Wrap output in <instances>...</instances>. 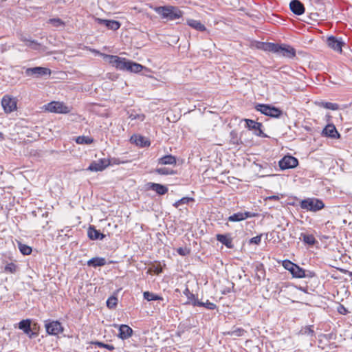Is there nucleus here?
I'll return each mask as SVG.
<instances>
[{
    "mask_svg": "<svg viewBox=\"0 0 352 352\" xmlns=\"http://www.w3.org/2000/svg\"><path fill=\"white\" fill-rule=\"evenodd\" d=\"M267 199L278 200L279 197H278V196H276V195H272V196H270V197H267Z\"/></svg>",
    "mask_w": 352,
    "mask_h": 352,
    "instance_id": "8fccbe9b",
    "label": "nucleus"
},
{
    "mask_svg": "<svg viewBox=\"0 0 352 352\" xmlns=\"http://www.w3.org/2000/svg\"><path fill=\"white\" fill-rule=\"evenodd\" d=\"M316 104L320 107H324L325 109H331V110L339 109V105L336 103L321 101V102H317Z\"/></svg>",
    "mask_w": 352,
    "mask_h": 352,
    "instance_id": "c756f323",
    "label": "nucleus"
},
{
    "mask_svg": "<svg viewBox=\"0 0 352 352\" xmlns=\"http://www.w3.org/2000/svg\"><path fill=\"white\" fill-rule=\"evenodd\" d=\"M187 24L191 28L195 29L196 30L204 32L206 30L205 25L202 24L199 21L195 19H188Z\"/></svg>",
    "mask_w": 352,
    "mask_h": 352,
    "instance_id": "a878e982",
    "label": "nucleus"
},
{
    "mask_svg": "<svg viewBox=\"0 0 352 352\" xmlns=\"http://www.w3.org/2000/svg\"><path fill=\"white\" fill-rule=\"evenodd\" d=\"M133 334V329L126 324L119 326L118 337L122 340H126L130 338Z\"/></svg>",
    "mask_w": 352,
    "mask_h": 352,
    "instance_id": "a211bd4d",
    "label": "nucleus"
},
{
    "mask_svg": "<svg viewBox=\"0 0 352 352\" xmlns=\"http://www.w3.org/2000/svg\"><path fill=\"white\" fill-rule=\"evenodd\" d=\"M94 344L96 345H98L100 347H104L110 351H112L115 348L113 345H109V344H104L102 342H94Z\"/></svg>",
    "mask_w": 352,
    "mask_h": 352,
    "instance_id": "c03bdc74",
    "label": "nucleus"
},
{
    "mask_svg": "<svg viewBox=\"0 0 352 352\" xmlns=\"http://www.w3.org/2000/svg\"><path fill=\"white\" fill-rule=\"evenodd\" d=\"M184 294L185 296H186V297L190 300V299H192V298H195V296L192 293H191L190 292V290L188 289V288H186L185 290L184 291Z\"/></svg>",
    "mask_w": 352,
    "mask_h": 352,
    "instance_id": "49530a36",
    "label": "nucleus"
},
{
    "mask_svg": "<svg viewBox=\"0 0 352 352\" xmlns=\"http://www.w3.org/2000/svg\"><path fill=\"white\" fill-rule=\"evenodd\" d=\"M177 252L180 254V255H182V256H184L186 255V250L185 249H183L182 248H179L177 250Z\"/></svg>",
    "mask_w": 352,
    "mask_h": 352,
    "instance_id": "09e8293b",
    "label": "nucleus"
},
{
    "mask_svg": "<svg viewBox=\"0 0 352 352\" xmlns=\"http://www.w3.org/2000/svg\"><path fill=\"white\" fill-rule=\"evenodd\" d=\"M111 164L110 160L109 159H100L98 161H94L88 167L87 170L90 171H102L107 166Z\"/></svg>",
    "mask_w": 352,
    "mask_h": 352,
    "instance_id": "9b49d317",
    "label": "nucleus"
},
{
    "mask_svg": "<svg viewBox=\"0 0 352 352\" xmlns=\"http://www.w3.org/2000/svg\"><path fill=\"white\" fill-rule=\"evenodd\" d=\"M104 58L111 64L113 67L120 70L138 73L144 68V67L139 63L115 55H105Z\"/></svg>",
    "mask_w": 352,
    "mask_h": 352,
    "instance_id": "f257e3e1",
    "label": "nucleus"
},
{
    "mask_svg": "<svg viewBox=\"0 0 352 352\" xmlns=\"http://www.w3.org/2000/svg\"><path fill=\"white\" fill-rule=\"evenodd\" d=\"M25 74L27 76H32L36 78H39L43 76H50L51 74V70L43 67H30L26 69Z\"/></svg>",
    "mask_w": 352,
    "mask_h": 352,
    "instance_id": "1a4fd4ad",
    "label": "nucleus"
},
{
    "mask_svg": "<svg viewBox=\"0 0 352 352\" xmlns=\"http://www.w3.org/2000/svg\"><path fill=\"white\" fill-rule=\"evenodd\" d=\"M20 40L24 42L27 46L33 50H38L40 49L41 45L35 40L28 38L23 35L20 36Z\"/></svg>",
    "mask_w": 352,
    "mask_h": 352,
    "instance_id": "4be33fe9",
    "label": "nucleus"
},
{
    "mask_svg": "<svg viewBox=\"0 0 352 352\" xmlns=\"http://www.w3.org/2000/svg\"><path fill=\"white\" fill-rule=\"evenodd\" d=\"M45 109L51 113L66 114L69 113L72 107L65 104L63 102L52 101L45 106Z\"/></svg>",
    "mask_w": 352,
    "mask_h": 352,
    "instance_id": "39448f33",
    "label": "nucleus"
},
{
    "mask_svg": "<svg viewBox=\"0 0 352 352\" xmlns=\"http://www.w3.org/2000/svg\"><path fill=\"white\" fill-rule=\"evenodd\" d=\"M295 265L296 264H294V263H292L288 260H285L283 262V266L284 267V268L287 270L288 271H289L291 273H292Z\"/></svg>",
    "mask_w": 352,
    "mask_h": 352,
    "instance_id": "ea45409f",
    "label": "nucleus"
},
{
    "mask_svg": "<svg viewBox=\"0 0 352 352\" xmlns=\"http://www.w3.org/2000/svg\"><path fill=\"white\" fill-rule=\"evenodd\" d=\"M88 236L91 240L96 239H103L105 237V235L100 232L99 230H97L94 228V227H89L87 232Z\"/></svg>",
    "mask_w": 352,
    "mask_h": 352,
    "instance_id": "412c9836",
    "label": "nucleus"
},
{
    "mask_svg": "<svg viewBox=\"0 0 352 352\" xmlns=\"http://www.w3.org/2000/svg\"><path fill=\"white\" fill-rule=\"evenodd\" d=\"M94 142V139L88 136H78L76 138V142L78 144H90Z\"/></svg>",
    "mask_w": 352,
    "mask_h": 352,
    "instance_id": "7c9ffc66",
    "label": "nucleus"
},
{
    "mask_svg": "<svg viewBox=\"0 0 352 352\" xmlns=\"http://www.w3.org/2000/svg\"><path fill=\"white\" fill-rule=\"evenodd\" d=\"M291 274L294 277L298 278H304L306 276L305 270L300 267L296 264L295 265Z\"/></svg>",
    "mask_w": 352,
    "mask_h": 352,
    "instance_id": "c85d7f7f",
    "label": "nucleus"
},
{
    "mask_svg": "<svg viewBox=\"0 0 352 352\" xmlns=\"http://www.w3.org/2000/svg\"><path fill=\"white\" fill-rule=\"evenodd\" d=\"M289 7L295 14L301 15L305 12L303 4L298 0H292L289 3Z\"/></svg>",
    "mask_w": 352,
    "mask_h": 352,
    "instance_id": "f3484780",
    "label": "nucleus"
},
{
    "mask_svg": "<svg viewBox=\"0 0 352 352\" xmlns=\"http://www.w3.org/2000/svg\"><path fill=\"white\" fill-rule=\"evenodd\" d=\"M267 50L270 52L276 53L279 56H283L287 58H292L296 55L295 49L288 45L268 43Z\"/></svg>",
    "mask_w": 352,
    "mask_h": 352,
    "instance_id": "f03ea898",
    "label": "nucleus"
},
{
    "mask_svg": "<svg viewBox=\"0 0 352 352\" xmlns=\"http://www.w3.org/2000/svg\"><path fill=\"white\" fill-rule=\"evenodd\" d=\"M255 109L265 116L275 118H279L283 113L280 109L270 104H258L255 106Z\"/></svg>",
    "mask_w": 352,
    "mask_h": 352,
    "instance_id": "423d86ee",
    "label": "nucleus"
},
{
    "mask_svg": "<svg viewBox=\"0 0 352 352\" xmlns=\"http://www.w3.org/2000/svg\"><path fill=\"white\" fill-rule=\"evenodd\" d=\"M118 304V298L115 296L109 297L107 300V306L109 309H114Z\"/></svg>",
    "mask_w": 352,
    "mask_h": 352,
    "instance_id": "4c0bfd02",
    "label": "nucleus"
},
{
    "mask_svg": "<svg viewBox=\"0 0 352 352\" xmlns=\"http://www.w3.org/2000/svg\"><path fill=\"white\" fill-rule=\"evenodd\" d=\"M298 164V160L291 155L285 156L279 162V166L282 170L295 168Z\"/></svg>",
    "mask_w": 352,
    "mask_h": 352,
    "instance_id": "9d476101",
    "label": "nucleus"
},
{
    "mask_svg": "<svg viewBox=\"0 0 352 352\" xmlns=\"http://www.w3.org/2000/svg\"><path fill=\"white\" fill-rule=\"evenodd\" d=\"M144 115L143 114H138V113H131L129 116V118L133 120H139L140 121H143L144 120Z\"/></svg>",
    "mask_w": 352,
    "mask_h": 352,
    "instance_id": "37998d69",
    "label": "nucleus"
},
{
    "mask_svg": "<svg viewBox=\"0 0 352 352\" xmlns=\"http://www.w3.org/2000/svg\"><path fill=\"white\" fill-rule=\"evenodd\" d=\"M327 43L328 46L332 50L342 52V47L343 45V42L341 40H338L335 36H329L327 40Z\"/></svg>",
    "mask_w": 352,
    "mask_h": 352,
    "instance_id": "dca6fc26",
    "label": "nucleus"
},
{
    "mask_svg": "<svg viewBox=\"0 0 352 352\" xmlns=\"http://www.w3.org/2000/svg\"><path fill=\"white\" fill-rule=\"evenodd\" d=\"M18 246H19V249L20 252L23 255H29L31 254L32 248L30 246H28L25 244H23L21 242L18 243Z\"/></svg>",
    "mask_w": 352,
    "mask_h": 352,
    "instance_id": "473e14b6",
    "label": "nucleus"
},
{
    "mask_svg": "<svg viewBox=\"0 0 352 352\" xmlns=\"http://www.w3.org/2000/svg\"><path fill=\"white\" fill-rule=\"evenodd\" d=\"M158 164L162 165L176 164V158L171 155H165L158 159Z\"/></svg>",
    "mask_w": 352,
    "mask_h": 352,
    "instance_id": "bb28decb",
    "label": "nucleus"
},
{
    "mask_svg": "<svg viewBox=\"0 0 352 352\" xmlns=\"http://www.w3.org/2000/svg\"><path fill=\"white\" fill-rule=\"evenodd\" d=\"M106 263V259L101 257H94L87 261V265L89 266L94 267L104 266Z\"/></svg>",
    "mask_w": 352,
    "mask_h": 352,
    "instance_id": "393cba45",
    "label": "nucleus"
},
{
    "mask_svg": "<svg viewBox=\"0 0 352 352\" xmlns=\"http://www.w3.org/2000/svg\"><path fill=\"white\" fill-rule=\"evenodd\" d=\"M230 142L233 144H238L239 138H238L237 133L234 131H232L230 133Z\"/></svg>",
    "mask_w": 352,
    "mask_h": 352,
    "instance_id": "58836bf2",
    "label": "nucleus"
},
{
    "mask_svg": "<svg viewBox=\"0 0 352 352\" xmlns=\"http://www.w3.org/2000/svg\"><path fill=\"white\" fill-rule=\"evenodd\" d=\"M192 305L194 306L205 307L206 309L210 310H213L217 307L214 303L211 302L209 300H207L206 302H203L198 300H195L192 302Z\"/></svg>",
    "mask_w": 352,
    "mask_h": 352,
    "instance_id": "cd10ccee",
    "label": "nucleus"
},
{
    "mask_svg": "<svg viewBox=\"0 0 352 352\" xmlns=\"http://www.w3.org/2000/svg\"><path fill=\"white\" fill-rule=\"evenodd\" d=\"M261 241V235L256 236L250 239V243L259 244Z\"/></svg>",
    "mask_w": 352,
    "mask_h": 352,
    "instance_id": "a18cd8bd",
    "label": "nucleus"
},
{
    "mask_svg": "<svg viewBox=\"0 0 352 352\" xmlns=\"http://www.w3.org/2000/svg\"><path fill=\"white\" fill-rule=\"evenodd\" d=\"M143 296L144 299L147 300L148 301L159 300L163 299L162 297H161L160 296H158L149 292H144Z\"/></svg>",
    "mask_w": 352,
    "mask_h": 352,
    "instance_id": "2f4dec72",
    "label": "nucleus"
},
{
    "mask_svg": "<svg viewBox=\"0 0 352 352\" xmlns=\"http://www.w3.org/2000/svg\"><path fill=\"white\" fill-rule=\"evenodd\" d=\"M303 241L309 245H314L316 243V239L312 234H301Z\"/></svg>",
    "mask_w": 352,
    "mask_h": 352,
    "instance_id": "c9c22d12",
    "label": "nucleus"
},
{
    "mask_svg": "<svg viewBox=\"0 0 352 352\" xmlns=\"http://www.w3.org/2000/svg\"><path fill=\"white\" fill-rule=\"evenodd\" d=\"M252 217L249 212L235 213L228 217L230 221H240Z\"/></svg>",
    "mask_w": 352,
    "mask_h": 352,
    "instance_id": "b1692460",
    "label": "nucleus"
},
{
    "mask_svg": "<svg viewBox=\"0 0 352 352\" xmlns=\"http://www.w3.org/2000/svg\"><path fill=\"white\" fill-rule=\"evenodd\" d=\"M322 134L324 136L334 139H338L340 138V134L333 124H327L322 130Z\"/></svg>",
    "mask_w": 352,
    "mask_h": 352,
    "instance_id": "ddd939ff",
    "label": "nucleus"
},
{
    "mask_svg": "<svg viewBox=\"0 0 352 352\" xmlns=\"http://www.w3.org/2000/svg\"><path fill=\"white\" fill-rule=\"evenodd\" d=\"M149 188L155 191L158 195H163L168 192V188L164 185L156 183H148Z\"/></svg>",
    "mask_w": 352,
    "mask_h": 352,
    "instance_id": "aec40b11",
    "label": "nucleus"
},
{
    "mask_svg": "<svg viewBox=\"0 0 352 352\" xmlns=\"http://www.w3.org/2000/svg\"><path fill=\"white\" fill-rule=\"evenodd\" d=\"M155 172L160 175H174L175 172L173 170H171L168 168H159L155 170Z\"/></svg>",
    "mask_w": 352,
    "mask_h": 352,
    "instance_id": "f704fd0d",
    "label": "nucleus"
},
{
    "mask_svg": "<svg viewBox=\"0 0 352 352\" xmlns=\"http://www.w3.org/2000/svg\"><path fill=\"white\" fill-rule=\"evenodd\" d=\"M304 333L305 334L312 336L314 334V331L311 329V327H305L304 330Z\"/></svg>",
    "mask_w": 352,
    "mask_h": 352,
    "instance_id": "de8ad7c7",
    "label": "nucleus"
},
{
    "mask_svg": "<svg viewBox=\"0 0 352 352\" xmlns=\"http://www.w3.org/2000/svg\"><path fill=\"white\" fill-rule=\"evenodd\" d=\"M217 241L225 245L228 248H232V239L230 234H218L216 236Z\"/></svg>",
    "mask_w": 352,
    "mask_h": 352,
    "instance_id": "6ab92c4d",
    "label": "nucleus"
},
{
    "mask_svg": "<svg viewBox=\"0 0 352 352\" xmlns=\"http://www.w3.org/2000/svg\"><path fill=\"white\" fill-rule=\"evenodd\" d=\"M19 328L23 330L29 338H32L36 336V333L32 332L31 329V320L29 319L23 320L19 323Z\"/></svg>",
    "mask_w": 352,
    "mask_h": 352,
    "instance_id": "2eb2a0df",
    "label": "nucleus"
},
{
    "mask_svg": "<svg viewBox=\"0 0 352 352\" xmlns=\"http://www.w3.org/2000/svg\"><path fill=\"white\" fill-rule=\"evenodd\" d=\"M350 276L352 278V272H351V274H350Z\"/></svg>",
    "mask_w": 352,
    "mask_h": 352,
    "instance_id": "603ef678",
    "label": "nucleus"
},
{
    "mask_svg": "<svg viewBox=\"0 0 352 352\" xmlns=\"http://www.w3.org/2000/svg\"><path fill=\"white\" fill-rule=\"evenodd\" d=\"M45 327L46 331L50 335L56 336L63 331V328L62 327L60 322L58 321L50 320H45Z\"/></svg>",
    "mask_w": 352,
    "mask_h": 352,
    "instance_id": "0eeeda50",
    "label": "nucleus"
},
{
    "mask_svg": "<svg viewBox=\"0 0 352 352\" xmlns=\"http://www.w3.org/2000/svg\"><path fill=\"white\" fill-rule=\"evenodd\" d=\"M155 11L162 16L163 19L173 21L182 16V12L177 8L173 6L158 7Z\"/></svg>",
    "mask_w": 352,
    "mask_h": 352,
    "instance_id": "7ed1b4c3",
    "label": "nucleus"
},
{
    "mask_svg": "<svg viewBox=\"0 0 352 352\" xmlns=\"http://www.w3.org/2000/svg\"><path fill=\"white\" fill-rule=\"evenodd\" d=\"M194 199L190 197H183L181 199L177 201L173 204V206L178 208L180 205L188 204L190 201H192Z\"/></svg>",
    "mask_w": 352,
    "mask_h": 352,
    "instance_id": "e433bc0d",
    "label": "nucleus"
},
{
    "mask_svg": "<svg viewBox=\"0 0 352 352\" xmlns=\"http://www.w3.org/2000/svg\"><path fill=\"white\" fill-rule=\"evenodd\" d=\"M244 121L246 123V127L250 130H253L256 135L261 136L263 135L262 124L261 122L250 119H244Z\"/></svg>",
    "mask_w": 352,
    "mask_h": 352,
    "instance_id": "f8f14e48",
    "label": "nucleus"
},
{
    "mask_svg": "<svg viewBox=\"0 0 352 352\" xmlns=\"http://www.w3.org/2000/svg\"><path fill=\"white\" fill-rule=\"evenodd\" d=\"M16 265L12 263H8L6 267H5V272H9V273H11V274H14L16 272Z\"/></svg>",
    "mask_w": 352,
    "mask_h": 352,
    "instance_id": "a19ab883",
    "label": "nucleus"
},
{
    "mask_svg": "<svg viewBox=\"0 0 352 352\" xmlns=\"http://www.w3.org/2000/svg\"><path fill=\"white\" fill-rule=\"evenodd\" d=\"M95 20L98 23L104 25L109 30H117L120 27V23L118 21L102 19L100 18H96Z\"/></svg>",
    "mask_w": 352,
    "mask_h": 352,
    "instance_id": "4468645a",
    "label": "nucleus"
},
{
    "mask_svg": "<svg viewBox=\"0 0 352 352\" xmlns=\"http://www.w3.org/2000/svg\"><path fill=\"white\" fill-rule=\"evenodd\" d=\"M111 162V164H119L120 163V162L118 160V159H112L110 160Z\"/></svg>",
    "mask_w": 352,
    "mask_h": 352,
    "instance_id": "3c124183",
    "label": "nucleus"
},
{
    "mask_svg": "<svg viewBox=\"0 0 352 352\" xmlns=\"http://www.w3.org/2000/svg\"><path fill=\"white\" fill-rule=\"evenodd\" d=\"M300 206L301 208L312 212L318 211L324 207L322 201L316 198H307L302 200Z\"/></svg>",
    "mask_w": 352,
    "mask_h": 352,
    "instance_id": "20e7f679",
    "label": "nucleus"
},
{
    "mask_svg": "<svg viewBox=\"0 0 352 352\" xmlns=\"http://www.w3.org/2000/svg\"><path fill=\"white\" fill-rule=\"evenodd\" d=\"M131 140L135 143L136 145L142 147L150 145V142H148V140L141 135H133L131 138Z\"/></svg>",
    "mask_w": 352,
    "mask_h": 352,
    "instance_id": "5701e85b",
    "label": "nucleus"
},
{
    "mask_svg": "<svg viewBox=\"0 0 352 352\" xmlns=\"http://www.w3.org/2000/svg\"><path fill=\"white\" fill-rule=\"evenodd\" d=\"M49 22L55 27H59L64 25L63 21L60 19H51L49 20Z\"/></svg>",
    "mask_w": 352,
    "mask_h": 352,
    "instance_id": "79ce46f5",
    "label": "nucleus"
},
{
    "mask_svg": "<svg viewBox=\"0 0 352 352\" xmlns=\"http://www.w3.org/2000/svg\"><path fill=\"white\" fill-rule=\"evenodd\" d=\"M1 105L4 111L9 113L16 109V100L10 96L6 95L1 100Z\"/></svg>",
    "mask_w": 352,
    "mask_h": 352,
    "instance_id": "6e6552de",
    "label": "nucleus"
},
{
    "mask_svg": "<svg viewBox=\"0 0 352 352\" xmlns=\"http://www.w3.org/2000/svg\"><path fill=\"white\" fill-rule=\"evenodd\" d=\"M245 333V331L243 329L236 328L235 329H233L232 331L227 332L226 334L230 335L231 336H234V337H239V336H243Z\"/></svg>",
    "mask_w": 352,
    "mask_h": 352,
    "instance_id": "72a5a7b5",
    "label": "nucleus"
}]
</instances>
